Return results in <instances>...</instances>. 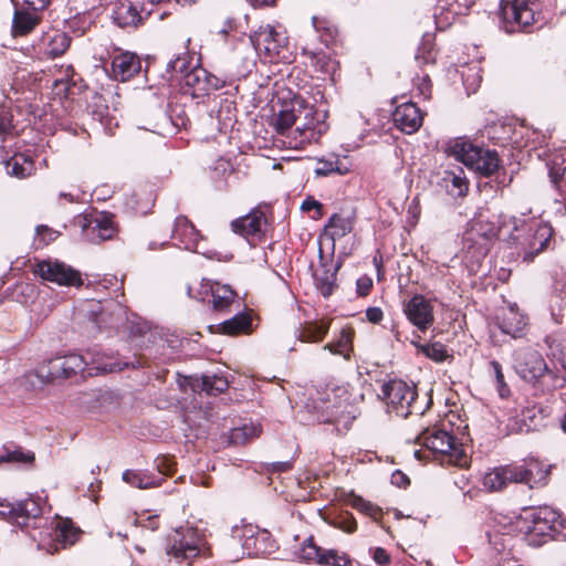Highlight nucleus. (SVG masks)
Returning <instances> with one entry per match:
<instances>
[{
    "label": "nucleus",
    "mask_w": 566,
    "mask_h": 566,
    "mask_svg": "<svg viewBox=\"0 0 566 566\" xmlns=\"http://www.w3.org/2000/svg\"><path fill=\"white\" fill-rule=\"evenodd\" d=\"M109 360L97 348H90L85 352V355L71 353L62 357L50 358L36 368L35 375L43 381L51 382L59 378H71L77 373L95 376L123 369L119 363Z\"/></svg>",
    "instance_id": "1"
},
{
    "label": "nucleus",
    "mask_w": 566,
    "mask_h": 566,
    "mask_svg": "<svg viewBox=\"0 0 566 566\" xmlns=\"http://www.w3.org/2000/svg\"><path fill=\"white\" fill-rule=\"evenodd\" d=\"M549 470L537 459L530 458L522 463L494 468L483 476L489 491H501L511 483H522L531 489L546 484Z\"/></svg>",
    "instance_id": "2"
},
{
    "label": "nucleus",
    "mask_w": 566,
    "mask_h": 566,
    "mask_svg": "<svg viewBox=\"0 0 566 566\" xmlns=\"http://www.w3.org/2000/svg\"><path fill=\"white\" fill-rule=\"evenodd\" d=\"M348 395L343 389H332L317 391L315 397H311L305 403V408L313 419L323 422L339 423L348 419H354L348 410Z\"/></svg>",
    "instance_id": "3"
},
{
    "label": "nucleus",
    "mask_w": 566,
    "mask_h": 566,
    "mask_svg": "<svg viewBox=\"0 0 566 566\" xmlns=\"http://www.w3.org/2000/svg\"><path fill=\"white\" fill-rule=\"evenodd\" d=\"M522 520L521 528L533 546H541L547 538H554L564 526L559 514L549 506L525 510Z\"/></svg>",
    "instance_id": "4"
},
{
    "label": "nucleus",
    "mask_w": 566,
    "mask_h": 566,
    "mask_svg": "<svg viewBox=\"0 0 566 566\" xmlns=\"http://www.w3.org/2000/svg\"><path fill=\"white\" fill-rule=\"evenodd\" d=\"M538 0H501L500 25L506 33L530 32L539 21Z\"/></svg>",
    "instance_id": "5"
},
{
    "label": "nucleus",
    "mask_w": 566,
    "mask_h": 566,
    "mask_svg": "<svg viewBox=\"0 0 566 566\" xmlns=\"http://www.w3.org/2000/svg\"><path fill=\"white\" fill-rule=\"evenodd\" d=\"M250 42L259 56L269 63H290L292 53L285 31L266 24L250 34Z\"/></svg>",
    "instance_id": "6"
},
{
    "label": "nucleus",
    "mask_w": 566,
    "mask_h": 566,
    "mask_svg": "<svg viewBox=\"0 0 566 566\" xmlns=\"http://www.w3.org/2000/svg\"><path fill=\"white\" fill-rule=\"evenodd\" d=\"M450 150L459 161L482 177H490L500 168L496 150L475 146L464 138H457Z\"/></svg>",
    "instance_id": "7"
},
{
    "label": "nucleus",
    "mask_w": 566,
    "mask_h": 566,
    "mask_svg": "<svg viewBox=\"0 0 566 566\" xmlns=\"http://www.w3.org/2000/svg\"><path fill=\"white\" fill-rule=\"evenodd\" d=\"M41 514L42 500L39 496H31L17 503L7 500L0 501V518L18 525L22 530L38 527L42 521Z\"/></svg>",
    "instance_id": "8"
},
{
    "label": "nucleus",
    "mask_w": 566,
    "mask_h": 566,
    "mask_svg": "<svg viewBox=\"0 0 566 566\" xmlns=\"http://www.w3.org/2000/svg\"><path fill=\"white\" fill-rule=\"evenodd\" d=\"M381 394L388 406V411L395 412L398 417L407 418L413 412L422 413L415 406L417 390L413 385L394 379L382 385Z\"/></svg>",
    "instance_id": "9"
},
{
    "label": "nucleus",
    "mask_w": 566,
    "mask_h": 566,
    "mask_svg": "<svg viewBox=\"0 0 566 566\" xmlns=\"http://www.w3.org/2000/svg\"><path fill=\"white\" fill-rule=\"evenodd\" d=\"M418 441L436 454L448 458L454 465H463L464 451L457 444L455 438L446 430L439 428L424 429L418 437Z\"/></svg>",
    "instance_id": "10"
},
{
    "label": "nucleus",
    "mask_w": 566,
    "mask_h": 566,
    "mask_svg": "<svg viewBox=\"0 0 566 566\" xmlns=\"http://www.w3.org/2000/svg\"><path fill=\"white\" fill-rule=\"evenodd\" d=\"M464 233V247L472 258L480 260L484 258L491 241L497 237V229L493 222L484 220L482 216L470 221Z\"/></svg>",
    "instance_id": "11"
},
{
    "label": "nucleus",
    "mask_w": 566,
    "mask_h": 566,
    "mask_svg": "<svg viewBox=\"0 0 566 566\" xmlns=\"http://www.w3.org/2000/svg\"><path fill=\"white\" fill-rule=\"evenodd\" d=\"M205 551V541L197 528L180 527L171 537L168 554L179 562H191Z\"/></svg>",
    "instance_id": "12"
},
{
    "label": "nucleus",
    "mask_w": 566,
    "mask_h": 566,
    "mask_svg": "<svg viewBox=\"0 0 566 566\" xmlns=\"http://www.w3.org/2000/svg\"><path fill=\"white\" fill-rule=\"evenodd\" d=\"M76 223L81 228L82 237L92 243H99L112 239L116 231L112 214L105 211H92L81 214Z\"/></svg>",
    "instance_id": "13"
},
{
    "label": "nucleus",
    "mask_w": 566,
    "mask_h": 566,
    "mask_svg": "<svg viewBox=\"0 0 566 566\" xmlns=\"http://www.w3.org/2000/svg\"><path fill=\"white\" fill-rule=\"evenodd\" d=\"M513 368L522 379L532 384H535L548 371L541 353L530 347L518 348L514 352Z\"/></svg>",
    "instance_id": "14"
},
{
    "label": "nucleus",
    "mask_w": 566,
    "mask_h": 566,
    "mask_svg": "<svg viewBox=\"0 0 566 566\" xmlns=\"http://www.w3.org/2000/svg\"><path fill=\"white\" fill-rule=\"evenodd\" d=\"M34 272L44 281H49L61 286L82 285L80 273L70 265L57 260H43L38 262Z\"/></svg>",
    "instance_id": "15"
},
{
    "label": "nucleus",
    "mask_w": 566,
    "mask_h": 566,
    "mask_svg": "<svg viewBox=\"0 0 566 566\" xmlns=\"http://www.w3.org/2000/svg\"><path fill=\"white\" fill-rule=\"evenodd\" d=\"M403 313L408 321L419 331H427L434 322L431 301L422 294H415L403 303Z\"/></svg>",
    "instance_id": "16"
},
{
    "label": "nucleus",
    "mask_w": 566,
    "mask_h": 566,
    "mask_svg": "<svg viewBox=\"0 0 566 566\" xmlns=\"http://www.w3.org/2000/svg\"><path fill=\"white\" fill-rule=\"evenodd\" d=\"M187 294L188 296L198 298L202 302H205L206 297L210 295L212 297V307L216 311H223L229 307L237 296L230 285L220 284L209 280H202L199 295H192V289L190 286L187 287Z\"/></svg>",
    "instance_id": "17"
},
{
    "label": "nucleus",
    "mask_w": 566,
    "mask_h": 566,
    "mask_svg": "<svg viewBox=\"0 0 566 566\" xmlns=\"http://www.w3.org/2000/svg\"><path fill=\"white\" fill-rule=\"evenodd\" d=\"M342 266L340 261L325 259L322 249H319V266L315 270L313 277L314 284L319 293L326 298L337 289V272Z\"/></svg>",
    "instance_id": "18"
},
{
    "label": "nucleus",
    "mask_w": 566,
    "mask_h": 566,
    "mask_svg": "<svg viewBox=\"0 0 566 566\" xmlns=\"http://www.w3.org/2000/svg\"><path fill=\"white\" fill-rule=\"evenodd\" d=\"M391 117L395 127L405 134L416 133L423 122L420 108L412 102L397 105Z\"/></svg>",
    "instance_id": "19"
},
{
    "label": "nucleus",
    "mask_w": 566,
    "mask_h": 566,
    "mask_svg": "<svg viewBox=\"0 0 566 566\" xmlns=\"http://www.w3.org/2000/svg\"><path fill=\"white\" fill-rule=\"evenodd\" d=\"M114 307V310L107 311L102 307L99 302L90 304L87 317L96 332L116 329L119 323L124 321L122 307L119 305H115Z\"/></svg>",
    "instance_id": "20"
},
{
    "label": "nucleus",
    "mask_w": 566,
    "mask_h": 566,
    "mask_svg": "<svg viewBox=\"0 0 566 566\" xmlns=\"http://www.w3.org/2000/svg\"><path fill=\"white\" fill-rule=\"evenodd\" d=\"M171 237L179 248L205 254L199 250L200 234L186 217L176 218Z\"/></svg>",
    "instance_id": "21"
},
{
    "label": "nucleus",
    "mask_w": 566,
    "mask_h": 566,
    "mask_svg": "<svg viewBox=\"0 0 566 566\" xmlns=\"http://www.w3.org/2000/svg\"><path fill=\"white\" fill-rule=\"evenodd\" d=\"M170 470L163 471L161 464H157V471L150 472L147 470H125L123 472V480L130 486L146 490L160 486L165 480L164 475L169 474Z\"/></svg>",
    "instance_id": "22"
},
{
    "label": "nucleus",
    "mask_w": 566,
    "mask_h": 566,
    "mask_svg": "<svg viewBox=\"0 0 566 566\" xmlns=\"http://www.w3.org/2000/svg\"><path fill=\"white\" fill-rule=\"evenodd\" d=\"M497 326L502 333L513 338H521L526 333L527 318L518 312L516 305H511L497 316Z\"/></svg>",
    "instance_id": "23"
},
{
    "label": "nucleus",
    "mask_w": 566,
    "mask_h": 566,
    "mask_svg": "<svg viewBox=\"0 0 566 566\" xmlns=\"http://www.w3.org/2000/svg\"><path fill=\"white\" fill-rule=\"evenodd\" d=\"M140 60L132 52H123L112 60V71L115 80L126 82L140 71Z\"/></svg>",
    "instance_id": "24"
},
{
    "label": "nucleus",
    "mask_w": 566,
    "mask_h": 566,
    "mask_svg": "<svg viewBox=\"0 0 566 566\" xmlns=\"http://www.w3.org/2000/svg\"><path fill=\"white\" fill-rule=\"evenodd\" d=\"M264 223V213L260 210H252L247 216L232 221L231 228L234 233H238L249 240L251 237H258L262 233V227Z\"/></svg>",
    "instance_id": "25"
},
{
    "label": "nucleus",
    "mask_w": 566,
    "mask_h": 566,
    "mask_svg": "<svg viewBox=\"0 0 566 566\" xmlns=\"http://www.w3.org/2000/svg\"><path fill=\"white\" fill-rule=\"evenodd\" d=\"M71 44V38L57 30L45 33L41 40L40 51L46 59H55L63 55Z\"/></svg>",
    "instance_id": "26"
},
{
    "label": "nucleus",
    "mask_w": 566,
    "mask_h": 566,
    "mask_svg": "<svg viewBox=\"0 0 566 566\" xmlns=\"http://www.w3.org/2000/svg\"><path fill=\"white\" fill-rule=\"evenodd\" d=\"M302 53L308 59V63L314 67L315 72L323 75L334 76L338 69V62L325 50H313L304 46Z\"/></svg>",
    "instance_id": "27"
},
{
    "label": "nucleus",
    "mask_w": 566,
    "mask_h": 566,
    "mask_svg": "<svg viewBox=\"0 0 566 566\" xmlns=\"http://www.w3.org/2000/svg\"><path fill=\"white\" fill-rule=\"evenodd\" d=\"M475 0H438L434 8L437 23H452L458 15L463 14Z\"/></svg>",
    "instance_id": "28"
},
{
    "label": "nucleus",
    "mask_w": 566,
    "mask_h": 566,
    "mask_svg": "<svg viewBox=\"0 0 566 566\" xmlns=\"http://www.w3.org/2000/svg\"><path fill=\"white\" fill-rule=\"evenodd\" d=\"M41 15L39 12L17 9L12 18V34L14 36H23L29 34L40 23Z\"/></svg>",
    "instance_id": "29"
},
{
    "label": "nucleus",
    "mask_w": 566,
    "mask_h": 566,
    "mask_svg": "<svg viewBox=\"0 0 566 566\" xmlns=\"http://www.w3.org/2000/svg\"><path fill=\"white\" fill-rule=\"evenodd\" d=\"M534 229L533 238L528 244V249L524 252L523 260L526 262L533 261L535 255L542 252L552 235V228L548 224L535 223L531 226L530 230Z\"/></svg>",
    "instance_id": "30"
},
{
    "label": "nucleus",
    "mask_w": 566,
    "mask_h": 566,
    "mask_svg": "<svg viewBox=\"0 0 566 566\" xmlns=\"http://www.w3.org/2000/svg\"><path fill=\"white\" fill-rule=\"evenodd\" d=\"M243 549L248 555H262L270 553L273 545L269 542V533L266 531L253 534L252 528L245 530Z\"/></svg>",
    "instance_id": "31"
},
{
    "label": "nucleus",
    "mask_w": 566,
    "mask_h": 566,
    "mask_svg": "<svg viewBox=\"0 0 566 566\" xmlns=\"http://www.w3.org/2000/svg\"><path fill=\"white\" fill-rule=\"evenodd\" d=\"M302 119L295 124V138L298 137L301 143H310L316 138V126L314 123V112L312 107L298 105Z\"/></svg>",
    "instance_id": "32"
},
{
    "label": "nucleus",
    "mask_w": 566,
    "mask_h": 566,
    "mask_svg": "<svg viewBox=\"0 0 566 566\" xmlns=\"http://www.w3.org/2000/svg\"><path fill=\"white\" fill-rule=\"evenodd\" d=\"M4 164L7 172L20 179L27 178L35 171L33 159L23 153H15Z\"/></svg>",
    "instance_id": "33"
},
{
    "label": "nucleus",
    "mask_w": 566,
    "mask_h": 566,
    "mask_svg": "<svg viewBox=\"0 0 566 566\" xmlns=\"http://www.w3.org/2000/svg\"><path fill=\"white\" fill-rule=\"evenodd\" d=\"M184 81L186 86L192 90V95L201 96L209 94L212 78L206 70L196 67L185 72Z\"/></svg>",
    "instance_id": "34"
},
{
    "label": "nucleus",
    "mask_w": 566,
    "mask_h": 566,
    "mask_svg": "<svg viewBox=\"0 0 566 566\" xmlns=\"http://www.w3.org/2000/svg\"><path fill=\"white\" fill-rule=\"evenodd\" d=\"M442 184L447 192L454 198L465 196L469 189V184L462 168L446 170L442 177Z\"/></svg>",
    "instance_id": "35"
},
{
    "label": "nucleus",
    "mask_w": 566,
    "mask_h": 566,
    "mask_svg": "<svg viewBox=\"0 0 566 566\" xmlns=\"http://www.w3.org/2000/svg\"><path fill=\"white\" fill-rule=\"evenodd\" d=\"M563 154H556L547 163L548 177L552 186L563 196L564 187L566 186L565 174L566 166Z\"/></svg>",
    "instance_id": "36"
},
{
    "label": "nucleus",
    "mask_w": 566,
    "mask_h": 566,
    "mask_svg": "<svg viewBox=\"0 0 566 566\" xmlns=\"http://www.w3.org/2000/svg\"><path fill=\"white\" fill-rule=\"evenodd\" d=\"M566 287V283L563 281H556L554 284L553 292L549 296L548 306L552 319L556 324H562L564 321V311H565V296L564 290Z\"/></svg>",
    "instance_id": "37"
},
{
    "label": "nucleus",
    "mask_w": 566,
    "mask_h": 566,
    "mask_svg": "<svg viewBox=\"0 0 566 566\" xmlns=\"http://www.w3.org/2000/svg\"><path fill=\"white\" fill-rule=\"evenodd\" d=\"M329 230V235L333 241L342 239L354 228V218L350 216H344L342 213H334L327 224L325 226Z\"/></svg>",
    "instance_id": "38"
},
{
    "label": "nucleus",
    "mask_w": 566,
    "mask_h": 566,
    "mask_svg": "<svg viewBox=\"0 0 566 566\" xmlns=\"http://www.w3.org/2000/svg\"><path fill=\"white\" fill-rule=\"evenodd\" d=\"M251 316L244 313H238L231 318L222 322L219 328L222 334L238 335L249 333L251 329Z\"/></svg>",
    "instance_id": "39"
},
{
    "label": "nucleus",
    "mask_w": 566,
    "mask_h": 566,
    "mask_svg": "<svg viewBox=\"0 0 566 566\" xmlns=\"http://www.w3.org/2000/svg\"><path fill=\"white\" fill-rule=\"evenodd\" d=\"M261 433V426L259 423H244L241 427L231 429L229 434L230 443L240 446L245 444L252 439H255Z\"/></svg>",
    "instance_id": "40"
},
{
    "label": "nucleus",
    "mask_w": 566,
    "mask_h": 566,
    "mask_svg": "<svg viewBox=\"0 0 566 566\" xmlns=\"http://www.w3.org/2000/svg\"><path fill=\"white\" fill-rule=\"evenodd\" d=\"M312 24L315 32L318 34L321 42L326 46H328V44L333 42L338 34L336 25L326 18L314 15L312 18Z\"/></svg>",
    "instance_id": "41"
},
{
    "label": "nucleus",
    "mask_w": 566,
    "mask_h": 566,
    "mask_svg": "<svg viewBox=\"0 0 566 566\" xmlns=\"http://www.w3.org/2000/svg\"><path fill=\"white\" fill-rule=\"evenodd\" d=\"M298 105H301V103L296 102L291 104V108L286 106L284 109L280 111L276 118V126L280 133L283 134L285 130L291 129L293 126L295 127V124L302 119Z\"/></svg>",
    "instance_id": "42"
},
{
    "label": "nucleus",
    "mask_w": 566,
    "mask_h": 566,
    "mask_svg": "<svg viewBox=\"0 0 566 566\" xmlns=\"http://www.w3.org/2000/svg\"><path fill=\"white\" fill-rule=\"evenodd\" d=\"M234 168L229 159L219 157L210 167L211 179L220 187L228 184V178L233 174Z\"/></svg>",
    "instance_id": "43"
},
{
    "label": "nucleus",
    "mask_w": 566,
    "mask_h": 566,
    "mask_svg": "<svg viewBox=\"0 0 566 566\" xmlns=\"http://www.w3.org/2000/svg\"><path fill=\"white\" fill-rule=\"evenodd\" d=\"M328 332V324H308L303 327L297 336L302 343L321 342Z\"/></svg>",
    "instance_id": "44"
},
{
    "label": "nucleus",
    "mask_w": 566,
    "mask_h": 566,
    "mask_svg": "<svg viewBox=\"0 0 566 566\" xmlns=\"http://www.w3.org/2000/svg\"><path fill=\"white\" fill-rule=\"evenodd\" d=\"M228 380L216 374L201 376V389L208 395H217L228 389Z\"/></svg>",
    "instance_id": "45"
},
{
    "label": "nucleus",
    "mask_w": 566,
    "mask_h": 566,
    "mask_svg": "<svg viewBox=\"0 0 566 566\" xmlns=\"http://www.w3.org/2000/svg\"><path fill=\"white\" fill-rule=\"evenodd\" d=\"M352 559L349 556L337 549H324L319 558L318 565L323 566H350Z\"/></svg>",
    "instance_id": "46"
},
{
    "label": "nucleus",
    "mask_w": 566,
    "mask_h": 566,
    "mask_svg": "<svg viewBox=\"0 0 566 566\" xmlns=\"http://www.w3.org/2000/svg\"><path fill=\"white\" fill-rule=\"evenodd\" d=\"M352 334L343 329L336 342L326 344L323 348L329 350L334 355H342L345 358L349 357Z\"/></svg>",
    "instance_id": "47"
},
{
    "label": "nucleus",
    "mask_w": 566,
    "mask_h": 566,
    "mask_svg": "<svg viewBox=\"0 0 566 566\" xmlns=\"http://www.w3.org/2000/svg\"><path fill=\"white\" fill-rule=\"evenodd\" d=\"M415 345L426 357L430 358L436 363H442L448 357L446 346L439 342L431 344L415 343Z\"/></svg>",
    "instance_id": "48"
},
{
    "label": "nucleus",
    "mask_w": 566,
    "mask_h": 566,
    "mask_svg": "<svg viewBox=\"0 0 566 566\" xmlns=\"http://www.w3.org/2000/svg\"><path fill=\"white\" fill-rule=\"evenodd\" d=\"M545 342L548 346V356L556 360L563 369H566V353L563 339H558L557 337L549 335L546 336Z\"/></svg>",
    "instance_id": "49"
},
{
    "label": "nucleus",
    "mask_w": 566,
    "mask_h": 566,
    "mask_svg": "<svg viewBox=\"0 0 566 566\" xmlns=\"http://www.w3.org/2000/svg\"><path fill=\"white\" fill-rule=\"evenodd\" d=\"M348 167L344 166L338 158L318 160L315 174L317 176H328L331 174L346 175Z\"/></svg>",
    "instance_id": "50"
},
{
    "label": "nucleus",
    "mask_w": 566,
    "mask_h": 566,
    "mask_svg": "<svg viewBox=\"0 0 566 566\" xmlns=\"http://www.w3.org/2000/svg\"><path fill=\"white\" fill-rule=\"evenodd\" d=\"M34 460V454L30 451H23L21 448H3L0 452L1 462L30 463Z\"/></svg>",
    "instance_id": "51"
},
{
    "label": "nucleus",
    "mask_w": 566,
    "mask_h": 566,
    "mask_svg": "<svg viewBox=\"0 0 566 566\" xmlns=\"http://www.w3.org/2000/svg\"><path fill=\"white\" fill-rule=\"evenodd\" d=\"M324 548L317 546L312 537L304 541L298 552V557L305 562L319 563V558L323 554Z\"/></svg>",
    "instance_id": "52"
},
{
    "label": "nucleus",
    "mask_w": 566,
    "mask_h": 566,
    "mask_svg": "<svg viewBox=\"0 0 566 566\" xmlns=\"http://www.w3.org/2000/svg\"><path fill=\"white\" fill-rule=\"evenodd\" d=\"M461 76L468 94L475 93L482 80L480 69L476 65L470 66L467 72H461Z\"/></svg>",
    "instance_id": "53"
},
{
    "label": "nucleus",
    "mask_w": 566,
    "mask_h": 566,
    "mask_svg": "<svg viewBox=\"0 0 566 566\" xmlns=\"http://www.w3.org/2000/svg\"><path fill=\"white\" fill-rule=\"evenodd\" d=\"M76 534L69 528L64 523L57 522L54 531V538L61 542L63 546L72 545L75 542Z\"/></svg>",
    "instance_id": "54"
},
{
    "label": "nucleus",
    "mask_w": 566,
    "mask_h": 566,
    "mask_svg": "<svg viewBox=\"0 0 566 566\" xmlns=\"http://www.w3.org/2000/svg\"><path fill=\"white\" fill-rule=\"evenodd\" d=\"M57 235L59 232L48 226H38L35 229V243L38 242L36 248L49 244L54 241Z\"/></svg>",
    "instance_id": "55"
},
{
    "label": "nucleus",
    "mask_w": 566,
    "mask_h": 566,
    "mask_svg": "<svg viewBox=\"0 0 566 566\" xmlns=\"http://www.w3.org/2000/svg\"><path fill=\"white\" fill-rule=\"evenodd\" d=\"M352 505L354 509L358 510L361 513H365L366 515H369L373 518H377L380 514V509L375 506L368 501H365L360 496H355Z\"/></svg>",
    "instance_id": "56"
},
{
    "label": "nucleus",
    "mask_w": 566,
    "mask_h": 566,
    "mask_svg": "<svg viewBox=\"0 0 566 566\" xmlns=\"http://www.w3.org/2000/svg\"><path fill=\"white\" fill-rule=\"evenodd\" d=\"M12 129V114L7 106H0V140H4L6 136Z\"/></svg>",
    "instance_id": "57"
},
{
    "label": "nucleus",
    "mask_w": 566,
    "mask_h": 566,
    "mask_svg": "<svg viewBox=\"0 0 566 566\" xmlns=\"http://www.w3.org/2000/svg\"><path fill=\"white\" fill-rule=\"evenodd\" d=\"M490 366H491V368H492V370L494 373L500 395H501V397H504V390L509 391V389H507V387H506V385L504 382V375L502 373V366L496 360L490 361Z\"/></svg>",
    "instance_id": "58"
},
{
    "label": "nucleus",
    "mask_w": 566,
    "mask_h": 566,
    "mask_svg": "<svg viewBox=\"0 0 566 566\" xmlns=\"http://www.w3.org/2000/svg\"><path fill=\"white\" fill-rule=\"evenodd\" d=\"M134 524L143 528L149 530L151 532L156 531L159 527L158 516L156 515H148L147 517H136L134 518Z\"/></svg>",
    "instance_id": "59"
},
{
    "label": "nucleus",
    "mask_w": 566,
    "mask_h": 566,
    "mask_svg": "<svg viewBox=\"0 0 566 566\" xmlns=\"http://www.w3.org/2000/svg\"><path fill=\"white\" fill-rule=\"evenodd\" d=\"M167 71L184 74L187 71V60L182 56H177L167 63Z\"/></svg>",
    "instance_id": "60"
},
{
    "label": "nucleus",
    "mask_w": 566,
    "mask_h": 566,
    "mask_svg": "<svg viewBox=\"0 0 566 566\" xmlns=\"http://www.w3.org/2000/svg\"><path fill=\"white\" fill-rule=\"evenodd\" d=\"M371 286H373V281H371L370 277H368L366 275L361 276V277H358L357 281H356L357 294L359 296L368 295Z\"/></svg>",
    "instance_id": "61"
},
{
    "label": "nucleus",
    "mask_w": 566,
    "mask_h": 566,
    "mask_svg": "<svg viewBox=\"0 0 566 566\" xmlns=\"http://www.w3.org/2000/svg\"><path fill=\"white\" fill-rule=\"evenodd\" d=\"M51 1L52 0H23V3L28 10L42 12L50 6Z\"/></svg>",
    "instance_id": "62"
},
{
    "label": "nucleus",
    "mask_w": 566,
    "mask_h": 566,
    "mask_svg": "<svg viewBox=\"0 0 566 566\" xmlns=\"http://www.w3.org/2000/svg\"><path fill=\"white\" fill-rule=\"evenodd\" d=\"M373 559L376 564L384 566L390 563V556L382 547H376L373 552Z\"/></svg>",
    "instance_id": "63"
},
{
    "label": "nucleus",
    "mask_w": 566,
    "mask_h": 566,
    "mask_svg": "<svg viewBox=\"0 0 566 566\" xmlns=\"http://www.w3.org/2000/svg\"><path fill=\"white\" fill-rule=\"evenodd\" d=\"M338 527L346 533H353L356 531L357 524L352 515H346L338 522Z\"/></svg>",
    "instance_id": "64"
}]
</instances>
